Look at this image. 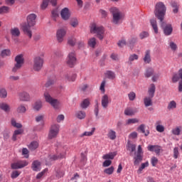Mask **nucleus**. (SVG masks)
Here are the masks:
<instances>
[{
  "mask_svg": "<svg viewBox=\"0 0 182 182\" xmlns=\"http://www.w3.org/2000/svg\"><path fill=\"white\" fill-rule=\"evenodd\" d=\"M109 103H110V98H109V95H104L101 99V105L103 109H107L109 107Z\"/></svg>",
  "mask_w": 182,
  "mask_h": 182,
  "instance_id": "obj_16",
  "label": "nucleus"
},
{
  "mask_svg": "<svg viewBox=\"0 0 182 182\" xmlns=\"http://www.w3.org/2000/svg\"><path fill=\"white\" fill-rule=\"evenodd\" d=\"M49 2H50L51 5H53V6H55L58 0H43V3L41 4V9H46V8H48V5H49Z\"/></svg>",
  "mask_w": 182,
  "mask_h": 182,
  "instance_id": "obj_19",
  "label": "nucleus"
},
{
  "mask_svg": "<svg viewBox=\"0 0 182 182\" xmlns=\"http://www.w3.org/2000/svg\"><path fill=\"white\" fill-rule=\"evenodd\" d=\"M134 164L137 166L143 160V149H141V145H139L137 152L134 157Z\"/></svg>",
  "mask_w": 182,
  "mask_h": 182,
  "instance_id": "obj_8",
  "label": "nucleus"
},
{
  "mask_svg": "<svg viewBox=\"0 0 182 182\" xmlns=\"http://www.w3.org/2000/svg\"><path fill=\"white\" fill-rule=\"evenodd\" d=\"M68 43L70 46H75V45H76V38H68Z\"/></svg>",
  "mask_w": 182,
  "mask_h": 182,
  "instance_id": "obj_55",
  "label": "nucleus"
},
{
  "mask_svg": "<svg viewBox=\"0 0 182 182\" xmlns=\"http://www.w3.org/2000/svg\"><path fill=\"white\" fill-rule=\"evenodd\" d=\"M157 163H159V159L156 158V156H154L151 159V164L153 167H156V166H157Z\"/></svg>",
  "mask_w": 182,
  "mask_h": 182,
  "instance_id": "obj_59",
  "label": "nucleus"
},
{
  "mask_svg": "<svg viewBox=\"0 0 182 182\" xmlns=\"http://www.w3.org/2000/svg\"><path fill=\"white\" fill-rule=\"evenodd\" d=\"M117 155V152H110L102 156L103 160H113Z\"/></svg>",
  "mask_w": 182,
  "mask_h": 182,
  "instance_id": "obj_25",
  "label": "nucleus"
},
{
  "mask_svg": "<svg viewBox=\"0 0 182 182\" xmlns=\"http://www.w3.org/2000/svg\"><path fill=\"white\" fill-rule=\"evenodd\" d=\"M153 97H145L144 98V104L145 107H149V106H153Z\"/></svg>",
  "mask_w": 182,
  "mask_h": 182,
  "instance_id": "obj_23",
  "label": "nucleus"
},
{
  "mask_svg": "<svg viewBox=\"0 0 182 182\" xmlns=\"http://www.w3.org/2000/svg\"><path fill=\"white\" fill-rule=\"evenodd\" d=\"M147 149L149 151H154L156 154H160L161 151V147L157 145H149Z\"/></svg>",
  "mask_w": 182,
  "mask_h": 182,
  "instance_id": "obj_20",
  "label": "nucleus"
},
{
  "mask_svg": "<svg viewBox=\"0 0 182 182\" xmlns=\"http://www.w3.org/2000/svg\"><path fill=\"white\" fill-rule=\"evenodd\" d=\"M169 46L171 49V50L176 51L177 50V44L176 43L171 41L169 43Z\"/></svg>",
  "mask_w": 182,
  "mask_h": 182,
  "instance_id": "obj_62",
  "label": "nucleus"
},
{
  "mask_svg": "<svg viewBox=\"0 0 182 182\" xmlns=\"http://www.w3.org/2000/svg\"><path fill=\"white\" fill-rule=\"evenodd\" d=\"M31 168L33 171H41V169L42 168L41 162L39 161H33Z\"/></svg>",
  "mask_w": 182,
  "mask_h": 182,
  "instance_id": "obj_22",
  "label": "nucleus"
},
{
  "mask_svg": "<svg viewBox=\"0 0 182 182\" xmlns=\"http://www.w3.org/2000/svg\"><path fill=\"white\" fill-rule=\"evenodd\" d=\"M148 93L149 97H154V93H156V85L154 84H151Z\"/></svg>",
  "mask_w": 182,
  "mask_h": 182,
  "instance_id": "obj_29",
  "label": "nucleus"
},
{
  "mask_svg": "<svg viewBox=\"0 0 182 182\" xmlns=\"http://www.w3.org/2000/svg\"><path fill=\"white\" fill-rule=\"evenodd\" d=\"M39 147V143L38 141H32L29 145H28V149L30 150H36Z\"/></svg>",
  "mask_w": 182,
  "mask_h": 182,
  "instance_id": "obj_39",
  "label": "nucleus"
},
{
  "mask_svg": "<svg viewBox=\"0 0 182 182\" xmlns=\"http://www.w3.org/2000/svg\"><path fill=\"white\" fill-rule=\"evenodd\" d=\"M110 14L112 15V23L114 25H119L120 21L123 19V15L119 9L116 7H112L109 9Z\"/></svg>",
  "mask_w": 182,
  "mask_h": 182,
  "instance_id": "obj_3",
  "label": "nucleus"
},
{
  "mask_svg": "<svg viewBox=\"0 0 182 182\" xmlns=\"http://www.w3.org/2000/svg\"><path fill=\"white\" fill-rule=\"evenodd\" d=\"M15 62L16 64L12 69V72H14V73H16V72H18V70H19V69H21V68H22V66L23 65V55L21 54L16 55L15 58Z\"/></svg>",
  "mask_w": 182,
  "mask_h": 182,
  "instance_id": "obj_6",
  "label": "nucleus"
},
{
  "mask_svg": "<svg viewBox=\"0 0 182 182\" xmlns=\"http://www.w3.org/2000/svg\"><path fill=\"white\" fill-rule=\"evenodd\" d=\"M76 53H75V51L69 53L67 57V65H68L70 68H73L75 65H76Z\"/></svg>",
  "mask_w": 182,
  "mask_h": 182,
  "instance_id": "obj_7",
  "label": "nucleus"
},
{
  "mask_svg": "<svg viewBox=\"0 0 182 182\" xmlns=\"http://www.w3.org/2000/svg\"><path fill=\"white\" fill-rule=\"evenodd\" d=\"M2 58H6V56H11V50L6 49L3 50L1 53Z\"/></svg>",
  "mask_w": 182,
  "mask_h": 182,
  "instance_id": "obj_51",
  "label": "nucleus"
},
{
  "mask_svg": "<svg viewBox=\"0 0 182 182\" xmlns=\"http://www.w3.org/2000/svg\"><path fill=\"white\" fill-rule=\"evenodd\" d=\"M27 23L31 26H35L36 24V14H31L27 16Z\"/></svg>",
  "mask_w": 182,
  "mask_h": 182,
  "instance_id": "obj_18",
  "label": "nucleus"
},
{
  "mask_svg": "<svg viewBox=\"0 0 182 182\" xmlns=\"http://www.w3.org/2000/svg\"><path fill=\"white\" fill-rule=\"evenodd\" d=\"M181 129H182L181 126L176 127V128L172 129L173 134H174L175 136H180V133L181 132Z\"/></svg>",
  "mask_w": 182,
  "mask_h": 182,
  "instance_id": "obj_46",
  "label": "nucleus"
},
{
  "mask_svg": "<svg viewBox=\"0 0 182 182\" xmlns=\"http://www.w3.org/2000/svg\"><path fill=\"white\" fill-rule=\"evenodd\" d=\"M138 130H139V132H141V133L144 134L145 136H149V134H150V130L149 129L146 130V125H144V124H141L138 127Z\"/></svg>",
  "mask_w": 182,
  "mask_h": 182,
  "instance_id": "obj_27",
  "label": "nucleus"
},
{
  "mask_svg": "<svg viewBox=\"0 0 182 182\" xmlns=\"http://www.w3.org/2000/svg\"><path fill=\"white\" fill-rule=\"evenodd\" d=\"M75 117L79 120H83V119H86V112L78 110L75 112Z\"/></svg>",
  "mask_w": 182,
  "mask_h": 182,
  "instance_id": "obj_24",
  "label": "nucleus"
},
{
  "mask_svg": "<svg viewBox=\"0 0 182 182\" xmlns=\"http://www.w3.org/2000/svg\"><path fill=\"white\" fill-rule=\"evenodd\" d=\"M134 60H139V55L136 54L130 55L128 60V64L132 65Z\"/></svg>",
  "mask_w": 182,
  "mask_h": 182,
  "instance_id": "obj_34",
  "label": "nucleus"
},
{
  "mask_svg": "<svg viewBox=\"0 0 182 182\" xmlns=\"http://www.w3.org/2000/svg\"><path fill=\"white\" fill-rule=\"evenodd\" d=\"M154 73V69H153L152 68H149L145 72V77H151Z\"/></svg>",
  "mask_w": 182,
  "mask_h": 182,
  "instance_id": "obj_42",
  "label": "nucleus"
},
{
  "mask_svg": "<svg viewBox=\"0 0 182 182\" xmlns=\"http://www.w3.org/2000/svg\"><path fill=\"white\" fill-rule=\"evenodd\" d=\"M95 130H96V128L93 127L92 128V130L91 132H84L82 136H93V133H95Z\"/></svg>",
  "mask_w": 182,
  "mask_h": 182,
  "instance_id": "obj_56",
  "label": "nucleus"
},
{
  "mask_svg": "<svg viewBox=\"0 0 182 182\" xmlns=\"http://www.w3.org/2000/svg\"><path fill=\"white\" fill-rule=\"evenodd\" d=\"M136 109H133V108H127L124 110V114L126 116H133V114H134L136 113Z\"/></svg>",
  "mask_w": 182,
  "mask_h": 182,
  "instance_id": "obj_38",
  "label": "nucleus"
},
{
  "mask_svg": "<svg viewBox=\"0 0 182 182\" xmlns=\"http://www.w3.org/2000/svg\"><path fill=\"white\" fill-rule=\"evenodd\" d=\"M59 134V124H53L50 129L49 137H56Z\"/></svg>",
  "mask_w": 182,
  "mask_h": 182,
  "instance_id": "obj_14",
  "label": "nucleus"
},
{
  "mask_svg": "<svg viewBox=\"0 0 182 182\" xmlns=\"http://www.w3.org/2000/svg\"><path fill=\"white\" fill-rule=\"evenodd\" d=\"M65 79H67V80H68L69 82H75L76 79V75L74 74L71 76H70L69 75H66Z\"/></svg>",
  "mask_w": 182,
  "mask_h": 182,
  "instance_id": "obj_54",
  "label": "nucleus"
},
{
  "mask_svg": "<svg viewBox=\"0 0 182 182\" xmlns=\"http://www.w3.org/2000/svg\"><path fill=\"white\" fill-rule=\"evenodd\" d=\"M90 33L97 35V38L100 41H103L105 38V28L103 26H100L96 25V23H92L90 26Z\"/></svg>",
  "mask_w": 182,
  "mask_h": 182,
  "instance_id": "obj_2",
  "label": "nucleus"
},
{
  "mask_svg": "<svg viewBox=\"0 0 182 182\" xmlns=\"http://www.w3.org/2000/svg\"><path fill=\"white\" fill-rule=\"evenodd\" d=\"M90 105V100H89L88 98L85 99L80 103V107L82 109H87V107H89Z\"/></svg>",
  "mask_w": 182,
  "mask_h": 182,
  "instance_id": "obj_31",
  "label": "nucleus"
},
{
  "mask_svg": "<svg viewBox=\"0 0 182 182\" xmlns=\"http://www.w3.org/2000/svg\"><path fill=\"white\" fill-rule=\"evenodd\" d=\"M60 16L63 21H69L70 19V10L68 7H65L60 11Z\"/></svg>",
  "mask_w": 182,
  "mask_h": 182,
  "instance_id": "obj_11",
  "label": "nucleus"
},
{
  "mask_svg": "<svg viewBox=\"0 0 182 182\" xmlns=\"http://www.w3.org/2000/svg\"><path fill=\"white\" fill-rule=\"evenodd\" d=\"M179 152H178V147H175L173 149V158L178 159Z\"/></svg>",
  "mask_w": 182,
  "mask_h": 182,
  "instance_id": "obj_64",
  "label": "nucleus"
},
{
  "mask_svg": "<svg viewBox=\"0 0 182 182\" xmlns=\"http://www.w3.org/2000/svg\"><path fill=\"white\" fill-rule=\"evenodd\" d=\"M9 12V7L3 6L0 7V15H4V14H8Z\"/></svg>",
  "mask_w": 182,
  "mask_h": 182,
  "instance_id": "obj_50",
  "label": "nucleus"
},
{
  "mask_svg": "<svg viewBox=\"0 0 182 182\" xmlns=\"http://www.w3.org/2000/svg\"><path fill=\"white\" fill-rule=\"evenodd\" d=\"M29 163L26 161H17L11 164V167L13 170H18L19 168H23L26 167Z\"/></svg>",
  "mask_w": 182,
  "mask_h": 182,
  "instance_id": "obj_9",
  "label": "nucleus"
},
{
  "mask_svg": "<svg viewBox=\"0 0 182 182\" xmlns=\"http://www.w3.org/2000/svg\"><path fill=\"white\" fill-rule=\"evenodd\" d=\"M104 173L105 174H107L108 176H112V174H113V173H114V167L111 166L109 168H105L104 170Z\"/></svg>",
  "mask_w": 182,
  "mask_h": 182,
  "instance_id": "obj_43",
  "label": "nucleus"
},
{
  "mask_svg": "<svg viewBox=\"0 0 182 182\" xmlns=\"http://www.w3.org/2000/svg\"><path fill=\"white\" fill-rule=\"evenodd\" d=\"M105 76H107V79H110L111 80L116 79V74L112 70L107 71L105 73Z\"/></svg>",
  "mask_w": 182,
  "mask_h": 182,
  "instance_id": "obj_33",
  "label": "nucleus"
},
{
  "mask_svg": "<svg viewBox=\"0 0 182 182\" xmlns=\"http://www.w3.org/2000/svg\"><path fill=\"white\" fill-rule=\"evenodd\" d=\"M150 22L155 33H159V27H157V21H156V19H151Z\"/></svg>",
  "mask_w": 182,
  "mask_h": 182,
  "instance_id": "obj_36",
  "label": "nucleus"
},
{
  "mask_svg": "<svg viewBox=\"0 0 182 182\" xmlns=\"http://www.w3.org/2000/svg\"><path fill=\"white\" fill-rule=\"evenodd\" d=\"M21 175V172L19 171H14L11 173V178H18Z\"/></svg>",
  "mask_w": 182,
  "mask_h": 182,
  "instance_id": "obj_58",
  "label": "nucleus"
},
{
  "mask_svg": "<svg viewBox=\"0 0 182 182\" xmlns=\"http://www.w3.org/2000/svg\"><path fill=\"white\" fill-rule=\"evenodd\" d=\"M11 34L12 36L18 37L21 35V31H19V28H14L11 29Z\"/></svg>",
  "mask_w": 182,
  "mask_h": 182,
  "instance_id": "obj_37",
  "label": "nucleus"
},
{
  "mask_svg": "<svg viewBox=\"0 0 182 182\" xmlns=\"http://www.w3.org/2000/svg\"><path fill=\"white\" fill-rule=\"evenodd\" d=\"M166 5L164 3L160 1L157 3L155 6V16L161 22L162 26H164V16L166 15Z\"/></svg>",
  "mask_w": 182,
  "mask_h": 182,
  "instance_id": "obj_1",
  "label": "nucleus"
},
{
  "mask_svg": "<svg viewBox=\"0 0 182 182\" xmlns=\"http://www.w3.org/2000/svg\"><path fill=\"white\" fill-rule=\"evenodd\" d=\"M161 121L158 120L155 123V126H156V132H159V133H163V132H164V126L161 125Z\"/></svg>",
  "mask_w": 182,
  "mask_h": 182,
  "instance_id": "obj_26",
  "label": "nucleus"
},
{
  "mask_svg": "<svg viewBox=\"0 0 182 182\" xmlns=\"http://www.w3.org/2000/svg\"><path fill=\"white\" fill-rule=\"evenodd\" d=\"M11 122V126H13V127H16V129H22V124L21 123L16 122L15 119L12 118Z\"/></svg>",
  "mask_w": 182,
  "mask_h": 182,
  "instance_id": "obj_44",
  "label": "nucleus"
},
{
  "mask_svg": "<svg viewBox=\"0 0 182 182\" xmlns=\"http://www.w3.org/2000/svg\"><path fill=\"white\" fill-rule=\"evenodd\" d=\"M43 106V105L42 104V101L38 100L34 103L33 108V110H35L36 112H39V110L42 109Z\"/></svg>",
  "mask_w": 182,
  "mask_h": 182,
  "instance_id": "obj_28",
  "label": "nucleus"
},
{
  "mask_svg": "<svg viewBox=\"0 0 182 182\" xmlns=\"http://www.w3.org/2000/svg\"><path fill=\"white\" fill-rule=\"evenodd\" d=\"M181 80L179 82V90L181 91L182 90V68H181L178 71V74H174L172 77V82L173 83H177V82H178L179 80Z\"/></svg>",
  "mask_w": 182,
  "mask_h": 182,
  "instance_id": "obj_10",
  "label": "nucleus"
},
{
  "mask_svg": "<svg viewBox=\"0 0 182 182\" xmlns=\"http://www.w3.org/2000/svg\"><path fill=\"white\" fill-rule=\"evenodd\" d=\"M22 155L24 156L25 159L29 158V151L26 148H23Z\"/></svg>",
  "mask_w": 182,
  "mask_h": 182,
  "instance_id": "obj_57",
  "label": "nucleus"
},
{
  "mask_svg": "<svg viewBox=\"0 0 182 182\" xmlns=\"http://www.w3.org/2000/svg\"><path fill=\"white\" fill-rule=\"evenodd\" d=\"M44 99L47 103H50L54 109H59V105L60 102L56 99H53L49 92H44Z\"/></svg>",
  "mask_w": 182,
  "mask_h": 182,
  "instance_id": "obj_4",
  "label": "nucleus"
},
{
  "mask_svg": "<svg viewBox=\"0 0 182 182\" xmlns=\"http://www.w3.org/2000/svg\"><path fill=\"white\" fill-rule=\"evenodd\" d=\"M47 171H48V168H45L41 172L38 173L36 176L37 180L42 178V177H43V176H45V173H47Z\"/></svg>",
  "mask_w": 182,
  "mask_h": 182,
  "instance_id": "obj_53",
  "label": "nucleus"
},
{
  "mask_svg": "<svg viewBox=\"0 0 182 182\" xmlns=\"http://www.w3.org/2000/svg\"><path fill=\"white\" fill-rule=\"evenodd\" d=\"M7 96L8 92L4 88L0 89V97H1V99H6Z\"/></svg>",
  "mask_w": 182,
  "mask_h": 182,
  "instance_id": "obj_47",
  "label": "nucleus"
},
{
  "mask_svg": "<svg viewBox=\"0 0 182 182\" xmlns=\"http://www.w3.org/2000/svg\"><path fill=\"white\" fill-rule=\"evenodd\" d=\"M43 57L37 56L33 60V69L35 72H39L43 68Z\"/></svg>",
  "mask_w": 182,
  "mask_h": 182,
  "instance_id": "obj_5",
  "label": "nucleus"
},
{
  "mask_svg": "<svg viewBox=\"0 0 182 182\" xmlns=\"http://www.w3.org/2000/svg\"><path fill=\"white\" fill-rule=\"evenodd\" d=\"M146 167H149V161H146L141 164V166L137 171L138 174H141V171H143V170H144Z\"/></svg>",
  "mask_w": 182,
  "mask_h": 182,
  "instance_id": "obj_45",
  "label": "nucleus"
},
{
  "mask_svg": "<svg viewBox=\"0 0 182 182\" xmlns=\"http://www.w3.org/2000/svg\"><path fill=\"white\" fill-rule=\"evenodd\" d=\"M70 25L73 28H76L79 25V21L76 18H72L70 19Z\"/></svg>",
  "mask_w": 182,
  "mask_h": 182,
  "instance_id": "obj_48",
  "label": "nucleus"
},
{
  "mask_svg": "<svg viewBox=\"0 0 182 182\" xmlns=\"http://www.w3.org/2000/svg\"><path fill=\"white\" fill-rule=\"evenodd\" d=\"M160 23L165 36H170V35L173 33V26H171V24H166V22H164V26H162L161 22H160Z\"/></svg>",
  "mask_w": 182,
  "mask_h": 182,
  "instance_id": "obj_12",
  "label": "nucleus"
},
{
  "mask_svg": "<svg viewBox=\"0 0 182 182\" xmlns=\"http://www.w3.org/2000/svg\"><path fill=\"white\" fill-rule=\"evenodd\" d=\"M129 100L133 101L136 99V93L134 92H131L128 94Z\"/></svg>",
  "mask_w": 182,
  "mask_h": 182,
  "instance_id": "obj_63",
  "label": "nucleus"
},
{
  "mask_svg": "<svg viewBox=\"0 0 182 182\" xmlns=\"http://www.w3.org/2000/svg\"><path fill=\"white\" fill-rule=\"evenodd\" d=\"M144 62L145 63H149L151 62V57L150 56V50H147L145 52V56L144 58Z\"/></svg>",
  "mask_w": 182,
  "mask_h": 182,
  "instance_id": "obj_35",
  "label": "nucleus"
},
{
  "mask_svg": "<svg viewBox=\"0 0 182 182\" xmlns=\"http://www.w3.org/2000/svg\"><path fill=\"white\" fill-rule=\"evenodd\" d=\"M18 99L21 102H29L31 100V95L29 93L23 91L18 93Z\"/></svg>",
  "mask_w": 182,
  "mask_h": 182,
  "instance_id": "obj_15",
  "label": "nucleus"
},
{
  "mask_svg": "<svg viewBox=\"0 0 182 182\" xmlns=\"http://www.w3.org/2000/svg\"><path fill=\"white\" fill-rule=\"evenodd\" d=\"M65 156H66V153H63L60 156H56L53 155L52 157H50V160H58V159H63L65 158Z\"/></svg>",
  "mask_w": 182,
  "mask_h": 182,
  "instance_id": "obj_61",
  "label": "nucleus"
},
{
  "mask_svg": "<svg viewBox=\"0 0 182 182\" xmlns=\"http://www.w3.org/2000/svg\"><path fill=\"white\" fill-rule=\"evenodd\" d=\"M33 26L29 25V23H24L22 26L23 31L27 36H28L30 38H32V31H31V28H32Z\"/></svg>",
  "mask_w": 182,
  "mask_h": 182,
  "instance_id": "obj_17",
  "label": "nucleus"
},
{
  "mask_svg": "<svg viewBox=\"0 0 182 182\" xmlns=\"http://www.w3.org/2000/svg\"><path fill=\"white\" fill-rule=\"evenodd\" d=\"M96 38L92 37L88 40V46L90 48H96Z\"/></svg>",
  "mask_w": 182,
  "mask_h": 182,
  "instance_id": "obj_41",
  "label": "nucleus"
},
{
  "mask_svg": "<svg viewBox=\"0 0 182 182\" xmlns=\"http://www.w3.org/2000/svg\"><path fill=\"white\" fill-rule=\"evenodd\" d=\"M0 109L5 113H9L11 112V105L6 102H0Z\"/></svg>",
  "mask_w": 182,
  "mask_h": 182,
  "instance_id": "obj_21",
  "label": "nucleus"
},
{
  "mask_svg": "<svg viewBox=\"0 0 182 182\" xmlns=\"http://www.w3.org/2000/svg\"><path fill=\"white\" fill-rule=\"evenodd\" d=\"M27 110H28V109L26 108V106H25L24 105H20L17 107V112L18 113H26Z\"/></svg>",
  "mask_w": 182,
  "mask_h": 182,
  "instance_id": "obj_40",
  "label": "nucleus"
},
{
  "mask_svg": "<svg viewBox=\"0 0 182 182\" xmlns=\"http://www.w3.org/2000/svg\"><path fill=\"white\" fill-rule=\"evenodd\" d=\"M135 123H139V119L137 118L129 119L126 121V124L129 126V124H135Z\"/></svg>",
  "mask_w": 182,
  "mask_h": 182,
  "instance_id": "obj_49",
  "label": "nucleus"
},
{
  "mask_svg": "<svg viewBox=\"0 0 182 182\" xmlns=\"http://www.w3.org/2000/svg\"><path fill=\"white\" fill-rule=\"evenodd\" d=\"M139 38L140 39H144L146 38H149V32L142 31L141 33H139Z\"/></svg>",
  "mask_w": 182,
  "mask_h": 182,
  "instance_id": "obj_60",
  "label": "nucleus"
},
{
  "mask_svg": "<svg viewBox=\"0 0 182 182\" xmlns=\"http://www.w3.org/2000/svg\"><path fill=\"white\" fill-rule=\"evenodd\" d=\"M66 36V31L64 28H60L56 32L57 41L59 43L63 42V39Z\"/></svg>",
  "mask_w": 182,
  "mask_h": 182,
  "instance_id": "obj_13",
  "label": "nucleus"
},
{
  "mask_svg": "<svg viewBox=\"0 0 182 182\" xmlns=\"http://www.w3.org/2000/svg\"><path fill=\"white\" fill-rule=\"evenodd\" d=\"M177 108V102L174 100H171L168 103L167 109L168 110H174V109Z\"/></svg>",
  "mask_w": 182,
  "mask_h": 182,
  "instance_id": "obj_32",
  "label": "nucleus"
},
{
  "mask_svg": "<svg viewBox=\"0 0 182 182\" xmlns=\"http://www.w3.org/2000/svg\"><path fill=\"white\" fill-rule=\"evenodd\" d=\"M127 147H128V150H129V151H132V153H133V151H135V150H136V145L132 144L130 143V141H128Z\"/></svg>",
  "mask_w": 182,
  "mask_h": 182,
  "instance_id": "obj_52",
  "label": "nucleus"
},
{
  "mask_svg": "<svg viewBox=\"0 0 182 182\" xmlns=\"http://www.w3.org/2000/svg\"><path fill=\"white\" fill-rule=\"evenodd\" d=\"M171 6L173 8V14H177L178 12V8H180V5L176 1H171Z\"/></svg>",
  "mask_w": 182,
  "mask_h": 182,
  "instance_id": "obj_30",
  "label": "nucleus"
}]
</instances>
